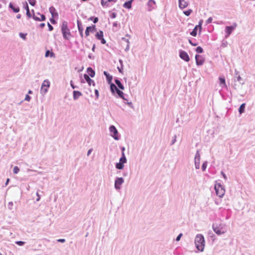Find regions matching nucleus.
Masks as SVG:
<instances>
[{"instance_id": "nucleus-1", "label": "nucleus", "mask_w": 255, "mask_h": 255, "mask_svg": "<svg viewBox=\"0 0 255 255\" xmlns=\"http://www.w3.org/2000/svg\"><path fill=\"white\" fill-rule=\"evenodd\" d=\"M195 245L197 249L201 252L203 251L205 247V239L201 234H197L195 238Z\"/></svg>"}, {"instance_id": "nucleus-2", "label": "nucleus", "mask_w": 255, "mask_h": 255, "mask_svg": "<svg viewBox=\"0 0 255 255\" xmlns=\"http://www.w3.org/2000/svg\"><path fill=\"white\" fill-rule=\"evenodd\" d=\"M212 228L213 231L218 235L223 234L227 231L225 225L222 223H213L212 225Z\"/></svg>"}, {"instance_id": "nucleus-3", "label": "nucleus", "mask_w": 255, "mask_h": 255, "mask_svg": "<svg viewBox=\"0 0 255 255\" xmlns=\"http://www.w3.org/2000/svg\"><path fill=\"white\" fill-rule=\"evenodd\" d=\"M61 32L64 39L68 40L69 36L71 35L70 29L68 27V22L66 21H63L61 25Z\"/></svg>"}, {"instance_id": "nucleus-4", "label": "nucleus", "mask_w": 255, "mask_h": 255, "mask_svg": "<svg viewBox=\"0 0 255 255\" xmlns=\"http://www.w3.org/2000/svg\"><path fill=\"white\" fill-rule=\"evenodd\" d=\"M216 195L220 198L223 197L225 194V189L220 183H216L214 186Z\"/></svg>"}, {"instance_id": "nucleus-5", "label": "nucleus", "mask_w": 255, "mask_h": 255, "mask_svg": "<svg viewBox=\"0 0 255 255\" xmlns=\"http://www.w3.org/2000/svg\"><path fill=\"white\" fill-rule=\"evenodd\" d=\"M50 81L47 79L45 80L43 82L40 89V93L42 95H44L47 92L48 89L50 87Z\"/></svg>"}, {"instance_id": "nucleus-6", "label": "nucleus", "mask_w": 255, "mask_h": 255, "mask_svg": "<svg viewBox=\"0 0 255 255\" xmlns=\"http://www.w3.org/2000/svg\"><path fill=\"white\" fill-rule=\"evenodd\" d=\"M109 130L111 132V136L115 139V140H119L120 137L119 136L118 131L117 129L115 126L112 125L109 128Z\"/></svg>"}, {"instance_id": "nucleus-7", "label": "nucleus", "mask_w": 255, "mask_h": 255, "mask_svg": "<svg viewBox=\"0 0 255 255\" xmlns=\"http://www.w3.org/2000/svg\"><path fill=\"white\" fill-rule=\"evenodd\" d=\"M124 182V179L123 177H117L115 180V188L119 190L121 188V185Z\"/></svg>"}, {"instance_id": "nucleus-8", "label": "nucleus", "mask_w": 255, "mask_h": 255, "mask_svg": "<svg viewBox=\"0 0 255 255\" xmlns=\"http://www.w3.org/2000/svg\"><path fill=\"white\" fill-rule=\"evenodd\" d=\"M203 20H200L198 25H196L192 31L190 32V35L193 36H196L197 34L198 29L199 28V32H200L202 29V25Z\"/></svg>"}, {"instance_id": "nucleus-9", "label": "nucleus", "mask_w": 255, "mask_h": 255, "mask_svg": "<svg viewBox=\"0 0 255 255\" xmlns=\"http://www.w3.org/2000/svg\"><path fill=\"white\" fill-rule=\"evenodd\" d=\"M237 26L236 23H234V25L231 26H227L225 27V37H228L232 33L233 31L236 28Z\"/></svg>"}, {"instance_id": "nucleus-10", "label": "nucleus", "mask_w": 255, "mask_h": 255, "mask_svg": "<svg viewBox=\"0 0 255 255\" xmlns=\"http://www.w3.org/2000/svg\"><path fill=\"white\" fill-rule=\"evenodd\" d=\"M179 57L185 62H189L190 61V58L188 53L184 50H179Z\"/></svg>"}, {"instance_id": "nucleus-11", "label": "nucleus", "mask_w": 255, "mask_h": 255, "mask_svg": "<svg viewBox=\"0 0 255 255\" xmlns=\"http://www.w3.org/2000/svg\"><path fill=\"white\" fill-rule=\"evenodd\" d=\"M235 73L236 76H234V82H238L239 83V84L241 85H243L244 84H245V80L240 75H238V72L236 70Z\"/></svg>"}, {"instance_id": "nucleus-12", "label": "nucleus", "mask_w": 255, "mask_h": 255, "mask_svg": "<svg viewBox=\"0 0 255 255\" xmlns=\"http://www.w3.org/2000/svg\"><path fill=\"white\" fill-rule=\"evenodd\" d=\"M195 60L197 66H201L205 62V58L202 55L196 54L195 55Z\"/></svg>"}, {"instance_id": "nucleus-13", "label": "nucleus", "mask_w": 255, "mask_h": 255, "mask_svg": "<svg viewBox=\"0 0 255 255\" xmlns=\"http://www.w3.org/2000/svg\"><path fill=\"white\" fill-rule=\"evenodd\" d=\"M97 28L95 25H92V26H89L87 27L85 30V35L87 37L90 35V33H94L96 31Z\"/></svg>"}, {"instance_id": "nucleus-14", "label": "nucleus", "mask_w": 255, "mask_h": 255, "mask_svg": "<svg viewBox=\"0 0 255 255\" xmlns=\"http://www.w3.org/2000/svg\"><path fill=\"white\" fill-rule=\"evenodd\" d=\"M8 8L14 13H17L20 11L19 7L16 4L12 2L9 3Z\"/></svg>"}, {"instance_id": "nucleus-15", "label": "nucleus", "mask_w": 255, "mask_h": 255, "mask_svg": "<svg viewBox=\"0 0 255 255\" xmlns=\"http://www.w3.org/2000/svg\"><path fill=\"white\" fill-rule=\"evenodd\" d=\"M148 10L151 11L155 9L156 7V3L154 0H149L147 2Z\"/></svg>"}, {"instance_id": "nucleus-16", "label": "nucleus", "mask_w": 255, "mask_h": 255, "mask_svg": "<svg viewBox=\"0 0 255 255\" xmlns=\"http://www.w3.org/2000/svg\"><path fill=\"white\" fill-rule=\"evenodd\" d=\"M84 78L89 86H91V85L94 86H95V83L94 81L91 79L88 74H85L84 75Z\"/></svg>"}, {"instance_id": "nucleus-17", "label": "nucleus", "mask_w": 255, "mask_h": 255, "mask_svg": "<svg viewBox=\"0 0 255 255\" xmlns=\"http://www.w3.org/2000/svg\"><path fill=\"white\" fill-rule=\"evenodd\" d=\"M103 74H104V76H105V77L106 78V80H107V82L109 84H111V83H112L113 76L112 75H111L108 72H107L106 71H104Z\"/></svg>"}, {"instance_id": "nucleus-18", "label": "nucleus", "mask_w": 255, "mask_h": 255, "mask_svg": "<svg viewBox=\"0 0 255 255\" xmlns=\"http://www.w3.org/2000/svg\"><path fill=\"white\" fill-rule=\"evenodd\" d=\"M23 7L26 10V16L29 18H31L32 17V14L30 12L28 5L26 2H25V3H24Z\"/></svg>"}, {"instance_id": "nucleus-19", "label": "nucleus", "mask_w": 255, "mask_h": 255, "mask_svg": "<svg viewBox=\"0 0 255 255\" xmlns=\"http://www.w3.org/2000/svg\"><path fill=\"white\" fill-rule=\"evenodd\" d=\"M117 0H101V3L103 7H108L109 6L108 2H113L115 3L117 1Z\"/></svg>"}, {"instance_id": "nucleus-20", "label": "nucleus", "mask_w": 255, "mask_h": 255, "mask_svg": "<svg viewBox=\"0 0 255 255\" xmlns=\"http://www.w3.org/2000/svg\"><path fill=\"white\" fill-rule=\"evenodd\" d=\"M115 82L116 83V85L117 86V87L118 86V87L121 89V90H124L125 88H124V85H123V84L121 83V81L117 78H115Z\"/></svg>"}, {"instance_id": "nucleus-21", "label": "nucleus", "mask_w": 255, "mask_h": 255, "mask_svg": "<svg viewBox=\"0 0 255 255\" xmlns=\"http://www.w3.org/2000/svg\"><path fill=\"white\" fill-rule=\"evenodd\" d=\"M179 1V7L181 9H183L188 6V2L185 0H178Z\"/></svg>"}, {"instance_id": "nucleus-22", "label": "nucleus", "mask_w": 255, "mask_h": 255, "mask_svg": "<svg viewBox=\"0 0 255 255\" xmlns=\"http://www.w3.org/2000/svg\"><path fill=\"white\" fill-rule=\"evenodd\" d=\"M87 72L88 73V75L92 78H93L95 75V72L92 67H88L87 69Z\"/></svg>"}, {"instance_id": "nucleus-23", "label": "nucleus", "mask_w": 255, "mask_h": 255, "mask_svg": "<svg viewBox=\"0 0 255 255\" xmlns=\"http://www.w3.org/2000/svg\"><path fill=\"white\" fill-rule=\"evenodd\" d=\"M134 0H130L126 1L123 4V6L127 9H130L132 7V3Z\"/></svg>"}, {"instance_id": "nucleus-24", "label": "nucleus", "mask_w": 255, "mask_h": 255, "mask_svg": "<svg viewBox=\"0 0 255 255\" xmlns=\"http://www.w3.org/2000/svg\"><path fill=\"white\" fill-rule=\"evenodd\" d=\"M73 99L77 100L80 96L82 95V93L79 91H74L73 92Z\"/></svg>"}, {"instance_id": "nucleus-25", "label": "nucleus", "mask_w": 255, "mask_h": 255, "mask_svg": "<svg viewBox=\"0 0 255 255\" xmlns=\"http://www.w3.org/2000/svg\"><path fill=\"white\" fill-rule=\"evenodd\" d=\"M49 10L53 17L58 16V13L56 11V9L54 6H50L49 8Z\"/></svg>"}, {"instance_id": "nucleus-26", "label": "nucleus", "mask_w": 255, "mask_h": 255, "mask_svg": "<svg viewBox=\"0 0 255 255\" xmlns=\"http://www.w3.org/2000/svg\"><path fill=\"white\" fill-rule=\"evenodd\" d=\"M110 85V90L113 95H115V91L118 89L117 86L114 84L111 83Z\"/></svg>"}, {"instance_id": "nucleus-27", "label": "nucleus", "mask_w": 255, "mask_h": 255, "mask_svg": "<svg viewBox=\"0 0 255 255\" xmlns=\"http://www.w3.org/2000/svg\"><path fill=\"white\" fill-rule=\"evenodd\" d=\"M95 37L98 40H100L104 37V33L102 30H99L95 34Z\"/></svg>"}, {"instance_id": "nucleus-28", "label": "nucleus", "mask_w": 255, "mask_h": 255, "mask_svg": "<svg viewBox=\"0 0 255 255\" xmlns=\"http://www.w3.org/2000/svg\"><path fill=\"white\" fill-rule=\"evenodd\" d=\"M245 107H246L245 103H243L241 105V106H240V107L238 109V111H239V113H240V114H242L243 113H244L245 112Z\"/></svg>"}, {"instance_id": "nucleus-29", "label": "nucleus", "mask_w": 255, "mask_h": 255, "mask_svg": "<svg viewBox=\"0 0 255 255\" xmlns=\"http://www.w3.org/2000/svg\"><path fill=\"white\" fill-rule=\"evenodd\" d=\"M119 162L123 163V164H125L127 162V159L125 153H122V156L120 158Z\"/></svg>"}, {"instance_id": "nucleus-30", "label": "nucleus", "mask_w": 255, "mask_h": 255, "mask_svg": "<svg viewBox=\"0 0 255 255\" xmlns=\"http://www.w3.org/2000/svg\"><path fill=\"white\" fill-rule=\"evenodd\" d=\"M54 53L51 51H50L49 50H47L46 52H45V56L46 57H54Z\"/></svg>"}, {"instance_id": "nucleus-31", "label": "nucleus", "mask_w": 255, "mask_h": 255, "mask_svg": "<svg viewBox=\"0 0 255 255\" xmlns=\"http://www.w3.org/2000/svg\"><path fill=\"white\" fill-rule=\"evenodd\" d=\"M115 167L118 169L122 170L124 168V164L119 162L116 164Z\"/></svg>"}, {"instance_id": "nucleus-32", "label": "nucleus", "mask_w": 255, "mask_h": 255, "mask_svg": "<svg viewBox=\"0 0 255 255\" xmlns=\"http://www.w3.org/2000/svg\"><path fill=\"white\" fill-rule=\"evenodd\" d=\"M77 26H78V29L79 31H83V27L82 24V22L81 21L77 20Z\"/></svg>"}, {"instance_id": "nucleus-33", "label": "nucleus", "mask_w": 255, "mask_h": 255, "mask_svg": "<svg viewBox=\"0 0 255 255\" xmlns=\"http://www.w3.org/2000/svg\"><path fill=\"white\" fill-rule=\"evenodd\" d=\"M88 20L93 21L94 23H96L98 22L99 18L97 17L91 16Z\"/></svg>"}, {"instance_id": "nucleus-34", "label": "nucleus", "mask_w": 255, "mask_h": 255, "mask_svg": "<svg viewBox=\"0 0 255 255\" xmlns=\"http://www.w3.org/2000/svg\"><path fill=\"white\" fill-rule=\"evenodd\" d=\"M241 85L239 84V83L235 82L233 81V83L232 84V87L235 89L237 90L238 88H239L240 86Z\"/></svg>"}, {"instance_id": "nucleus-35", "label": "nucleus", "mask_w": 255, "mask_h": 255, "mask_svg": "<svg viewBox=\"0 0 255 255\" xmlns=\"http://www.w3.org/2000/svg\"><path fill=\"white\" fill-rule=\"evenodd\" d=\"M220 83L221 85H223L224 86H226V80L225 78L224 77H219Z\"/></svg>"}, {"instance_id": "nucleus-36", "label": "nucleus", "mask_w": 255, "mask_h": 255, "mask_svg": "<svg viewBox=\"0 0 255 255\" xmlns=\"http://www.w3.org/2000/svg\"><path fill=\"white\" fill-rule=\"evenodd\" d=\"M200 159H195V166L196 169H199L200 168Z\"/></svg>"}, {"instance_id": "nucleus-37", "label": "nucleus", "mask_w": 255, "mask_h": 255, "mask_svg": "<svg viewBox=\"0 0 255 255\" xmlns=\"http://www.w3.org/2000/svg\"><path fill=\"white\" fill-rule=\"evenodd\" d=\"M195 51L198 53H202L203 52V49L201 46H198L195 49Z\"/></svg>"}, {"instance_id": "nucleus-38", "label": "nucleus", "mask_w": 255, "mask_h": 255, "mask_svg": "<svg viewBox=\"0 0 255 255\" xmlns=\"http://www.w3.org/2000/svg\"><path fill=\"white\" fill-rule=\"evenodd\" d=\"M38 15L40 16V21H45L46 20V16L43 14H40L39 12H37Z\"/></svg>"}, {"instance_id": "nucleus-39", "label": "nucleus", "mask_w": 255, "mask_h": 255, "mask_svg": "<svg viewBox=\"0 0 255 255\" xmlns=\"http://www.w3.org/2000/svg\"><path fill=\"white\" fill-rule=\"evenodd\" d=\"M207 161H204L203 164H202V170L203 171H204L206 168H207Z\"/></svg>"}, {"instance_id": "nucleus-40", "label": "nucleus", "mask_w": 255, "mask_h": 255, "mask_svg": "<svg viewBox=\"0 0 255 255\" xmlns=\"http://www.w3.org/2000/svg\"><path fill=\"white\" fill-rule=\"evenodd\" d=\"M34 10H33V9H32V12L33 13H34ZM32 17V18H33L34 20H36V21H40V17H38V16H36V15H35L34 13H33V15H32V17Z\"/></svg>"}, {"instance_id": "nucleus-41", "label": "nucleus", "mask_w": 255, "mask_h": 255, "mask_svg": "<svg viewBox=\"0 0 255 255\" xmlns=\"http://www.w3.org/2000/svg\"><path fill=\"white\" fill-rule=\"evenodd\" d=\"M192 12V10L191 9H189L187 10H185L183 11L184 14L186 16H189L190 15L191 12Z\"/></svg>"}, {"instance_id": "nucleus-42", "label": "nucleus", "mask_w": 255, "mask_h": 255, "mask_svg": "<svg viewBox=\"0 0 255 255\" xmlns=\"http://www.w3.org/2000/svg\"><path fill=\"white\" fill-rule=\"evenodd\" d=\"M117 95L118 97L121 98L123 97L124 95H125V94L121 90H120L119 91H118Z\"/></svg>"}, {"instance_id": "nucleus-43", "label": "nucleus", "mask_w": 255, "mask_h": 255, "mask_svg": "<svg viewBox=\"0 0 255 255\" xmlns=\"http://www.w3.org/2000/svg\"><path fill=\"white\" fill-rule=\"evenodd\" d=\"M26 35H27L26 33H22V32H20L19 33V35L20 37H21L22 39H23L24 40L26 39Z\"/></svg>"}, {"instance_id": "nucleus-44", "label": "nucleus", "mask_w": 255, "mask_h": 255, "mask_svg": "<svg viewBox=\"0 0 255 255\" xmlns=\"http://www.w3.org/2000/svg\"><path fill=\"white\" fill-rule=\"evenodd\" d=\"M19 171V168L17 166H14L13 169V172L14 174H17Z\"/></svg>"}, {"instance_id": "nucleus-45", "label": "nucleus", "mask_w": 255, "mask_h": 255, "mask_svg": "<svg viewBox=\"0 0 255 255\" xmlns=\"http://www.w3.org/2000/svg\"><path fill=\"white\" fill-rule=\"evenodd\" d=\"M195 159H200V154L199 153V150H197L196 151V153L195 156Z\"/></svg>"}, {"instance_id": "nucleus-46", "label": "nucleus", "mask_w": 255, "mask_h": 255, "mask_svg": "<svg viewBox=\"0 0 255 255\" xmlns=\"http://www.w3.org/2000/svg\"><path fill=\"white\" fill-rule=\"evenodd\" d=\"M29 4L32 6H35L36 4V0H28Z\"/></svg>"}, {"instance_id": "nucleus-47", "label": "nucleus", "mask_w": 255, "mask_h": 255, "mask_svg": "<svg viewBox=\"0 0 255 255\" xmlns=\"http://www.w3.org/2000/svg\"><path fill=\"white\" fill-rule=\"evenodd\" d=\"M15 243H16V244H17V245H18L19 246H22L24 245L25 242H23V241H16L15 242Z\"/></svg>"}, {"instance_id": "nucleus-48", "label": "nucleus", "mask_w": 255, "mask_h": 255, "mask_svg": "<svg viewBox=\"0 0 255 255\" xmlns=\"http://www.w3.org/2000/svg\"><path fill=\"white\" fill-rule=\"evenodd\" d=\"M188 41H189V43L192 45V46H196L198 45V43H196V42H193L192 41V40H191V39H189L188 40Z\"/></svg>"}, {"instance_id": "nucleus-49", "label": "nucleus", "mask_w": 255, "mask_h": 255, "mask_svg": "<svg viewBox=\"0 0 255 255\" xmlns=\"http://www.w3.org/2000/svg\"><path fill=\"white\" fill-rule=\"evenodd\" d=\"M176 141V135H174L171 141V145H173Z\"/></svg>"}, {"instance_id": "nucleus-50", "label": "nucleus", "mask_w": 255, "mask_h": 255, "mask_svg": "<svg viewBox=\"0 0 255 255\" xmlns=\"http://www.w3.org/2000/svg\"><path fill=\"white\" fill-rule=\"evenodd\" d=\"M125 104H127L130 108H133V105L131 102H128V101H127V102H125Z\"/></svg>"}, {"instance_id": "nucleus-51", "label": "nucleus", "mask_w": 255, "mask_h": 255, "mask_svg": "<svg viewBox=\"0 0 255 255\" xmlns=\"http://www.w3.org/2000/svg\"><path fill=\"white\" fill-rule=\"evenodd\" d=\"M13 202H9L8 204V208L9 209L11 210L13 206Z\"/></svg>"}, {"instance_id": "nucleus-52", "label": "nucleus", "mask_w": 255, "mask_h": 255, "mask_svg": "<svg viewBox=\"0 0 255 255\" xmlns=\"http://www.w3.org/2000/svg\"><path fill=\"white\" fill-rule=\"evenodd\" d=\"M213 20V18L212 17H210L208 18V19L206 20V24H209L212 22Z\"/></svg>"}, {"instance_id": "nucleus-53", "label": "nucleus", "mask_w": 255, "mask_h": 255, "mask_svg": "<svg viewBox=\"0 0 255 255\" xmlns=\"http://www.w3.org/2000/svg\"><path fill=\"white\" fill-rule=\"evenodd\" d=\"M47 26L48 27V30L49 31H52L53 29V27L49 23H47Z\"/></svg>"}, {"instance_id": "nucleus-54", "label": "nucleus", "mask_w": 255, "mask_h": 255, "mask_svg": "<svg viewBox=\"0 0 255 255\" xmlns=\"http://www.w3.org/2000/svg\"><path fill=\"white\" fill-rule=\"evenodd\" d=\"M117 16V14L116 12H112L111 14H110V17L111 18H116Z\"/></svg>"}, {"instance_id": "nucleus-55", "label": "nucleus", "mask_w": 255, "mask_h": 255, "mask_svg": "<svg viewBox=\"0 0 255 255\" xmlns=\"http://www.w3.org/2000/svg\"><path fill=\"white\" fill-rule=\"evenodd\" d=\"M182 233L179 234L177 236V237H176V241H180V239H181V237H182Z\"/></svg>"}, {"instance_id": "nucleus-56", "label": "nucleus", "mask_w": 255, "mask_h": 255, "mask_svg": "<svg viewBox=\"0 0 255 255\" xmlns=\"http://www.w3.org/2000/svg\"><path fill=\"white\" fill-rule=\"evenodd\" d=\"M31 99V97L30 96H29L28 94H27L26 96H25V100L26 101H29Z\"/></svg>"}, {"instance_id": "nucleus-57", "label": "nucleus", "mask_w": 255, "mask_h": 255, "mask_svg": "<svg viewBox=\"0 0 255 255\" xmlns=\"http://www.w3.org/2000/svg\"><path fill=\"white\" fill-rule=\"evenodd\" d=\"M94 92H95V94L96 98H98L99 96V91L97 89H95Z\"/></svg>"}, {"instance_id": "nucleus-58", "label": "nucleus", "mask_w": 255, "mask_h": 255, "mask_svg": "<svg viewBox=\"0 0 255 255\" xmlns=\"http://www.w3.org/2000/svg\"><path fill=\"white\" fill-rule=\"evenodd\" d=\"M99 40H100L101 43L103 44H105L106 43V40L104 39V37Z\"/></svg>"}, {"instance_id": "nucleus-59", "label": "nucleus", "mask_w": 255, "mask_h": 255, "mask_svg": "<svg viewBox=\"0 0 255 255\" xmlns=\"http://www.w3.org/2000/svg\"><path fill=\"white\" fill-rule=\"evenodd\" d=\"M70 85H71V87L72 88V89H73L77 88V86H76L74 85L72 81H70Z\"/></svg>"}, {"instance_id": "nucleus-60", "label": "nucleus", "mask_w": 255, "mask_h": 255, "mask_svg": "<svg viewBox=\"0 0 255 255\" xmlns=\"http://www.w3.org/2000/svg\"><path fill=\"white\" fill-rule=\"evenodd\" d=\"M57 241L58 242L63 243L65 242V239H60L57 240Z\"/></svg>"}, {"instance_id": "nucleus-61", "label": "nucleus", "mask_w": 255, "mask_h": 255, "mask_svg": "<svg viewBox=\"0 0 255 255\" xmlns=\"http://www.w3.org/2000/svg\"><path fill=\"white\" fill-rule=\"evenodd\" d=\"M50 21L53 24H54L56 23V20L53 17H52L50 19Z\"/></svg>"}, {"instance_id": "nucleus-62", "label": "nucleus", "mask_w": 255, "mask_h": 255, "mask_svg": "<svg viewBox=\"0 0 255 255\" xmlns=\"http://www.w3.org/2000/svg\"><path fill=\"white\" fill-rule=\"evenodd\" d=\"M221 174L225 180H227V176L223 171L221 172Z\"/></svg>"}, {"instance_id": "nucleus-63", "label": "nucleus", "mask_w": 255, "mask_h": 255, "mask_svg": "<svg viewBox=\"0 0 255 255\" xmlns=\"http://www.w3.org/2000/svg\"><path fill=\"white\" fill-rule=\"evenodd\" d=\"M36 195L37 196V198L36 199V201H39L40 199V196L38 193V192H36Z\"/></svg>"}, {"instance_id": "nucleus-64", "label": "nucleus", "mask_w": 255, "mask_h": 255, "mask_svg": "<svg viewBox=\"0 0 255 255\" xmlns=\"http://www.w3.org/2000/svg\"><path fill=\"white\" fill-rule=\"evenodd\" d=\"M122 40L124 41H125V42H126L127 43V44L129 43V40L128 39H127L125 37H123L122 38Z\"/></svg>"}]
</instances>
